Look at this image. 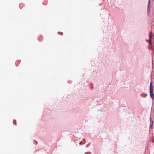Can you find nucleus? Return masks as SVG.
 Returning a JSON list of instances; mask_svg holds the SVG:
<instances>
[{
  "instance_id": "obj_1",
  "label": "nucleus",
  "mask_w": 154,
  "mask_h": 154,
  "mask_svg": "<svg viewBox=\"0 0 154 154\" xmlns=\"http://www.w3.org/2000/svg\"><path fill=\"white\" fill-rule=\"evenodd\" d=\"M149 91L151 97L152 99H154V94L153 93V87L151 82L150 85Z\"/></svg>"
},
{
  "instance_id": "obj_2",
  "label": "nucleus",
  "mask_w": 154,
  "mask_h": 154,
  "mask_svg": "<svg viewBox=\"0 0 154 154\" xmlns=\"http://www.w3.org/2000/svg\"><path fill=\"white\" fill-rule=\"evenodd\" d=\"M149 43L150 45L151 44L152 41L153 40L154 41V40L153 38L152 35V34L151 32H150L149 33Z\"/></svg>"
},
{
  "instance_id": "obj_3",
  "label": "nucleus",
  "mask_w": 154,
  "mask_h": 154,
  "mask_svg": "<svg viewBox=\"0 0 154 154\" xmlns=\"http://www.w3.org/2000/svg\"><path fill=\"white\" fill-rule=\"evenodd\" d=\"M150 0H149L148 2V7H147V8H148V10L149 9H150Z\"/></svg>"
},
{
  "instance_id": "obj_4",
  "label": "nucleus",
  "mask_w": 154,
  "mask_h": 154,
  "mask_svg": "<svg viewBox=\"0 0 154 154\" xmlns=\"http://www.w3.org/2000/svg\"><path fill=\"white\" fill-rule=\"evenodd\" d=\"M81 144V142H80V144Z\"/></svg>"
}]
</instances>
